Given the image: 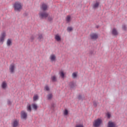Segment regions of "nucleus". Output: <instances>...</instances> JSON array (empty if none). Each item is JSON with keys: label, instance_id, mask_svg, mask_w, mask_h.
Returning a JSON list of instances; mask_svg holds the SVG:
<instances>
[{"label": "nucleus", "instance_id": "f257e3e1", "mask_svg": "<svg viewBox=\"0 0 127 127\" xmlns=\"http://www.w3.org/2000/svg\"><path fill=\"white\" fill-rule=\"evenodd\" d=\"M14 9L16 11H20L22 9V4L19 2H15L13 5Z\"/></svg>", "mask_w": 127, "mask_h": 127}, {"label": "nucleus", "instance_id": "f03ea898", "mask_svg": "<svg viewBox=\"0 0 127 127\" xmlns=\"http://www.w3.org/2000/svg\"><path fill=\"white\" fill-rule=\"evenodd\" d=\"M48 13L45 11H43L39 13V16L41 19H43V18H47V17H48Z\"/></svg>", "mask_w": 127, "mask_h": 127}, {"label": "nucleus", "instance_id": "7ed1b4c3", "mask_svg": "<svg viewBox=\"0 0 127 127\" xmlns=\"http://www.w3.org/2000/svg\"><path fill=\"white\" fill-rule=\"evenodd\" d=\"M6 36V34L5 33V32H3L2 33H1V35H0V43H1L2 44H3Z\"/></svg>", "mask_w": 127, "mask_h": 127}, {"label": "nucleus", "instance_id": "20e7f679", "mask_svg": "<svg viewBox=\"0 0 127 127\" xmlns=\"http://www.w3.org/2000/svg\"><path fill=\"white\" fill-rule=\"evenodd\" d=\"M101 124H102V120L98 119L94 121V123H93V126L95 127H100Z\"/></svg>", "mask_w": 127, "mask_h": 127}, {"label": "nucleus", "instance_id": "39448f33", "mask_svg": "<svg viewBox=\"0 0 127 127\" xmlns=\"http://www.w3.org/2000/svg\"><path fill=\"white\" fill-rule=\"evenodd\" d=\"M14 69H15V65L14 64H11L9 67L10 73H11V74L14 73Z\"/></svg>", "mask_w": 127, "mask_h": 127}, {"label": "nucleus", "instance_id": "423d86ee", "mask_svg": "<svg viewBox=\"0 0 127 127\" xmlns=\"http://www.w3.org/2000/svg\"><path fill=\"white\" fill-rule=\"evenodd\" d=\"M21 118L23 119V120H26L27 119V113L24 111H22L21 112Z\"/></svg>", "mask_w": 127, "mask_h": 127}, {"label": "nucleus", "instance_id": "0eeeda50", "mask_svg": "<svg viewBox=\"0 0 127 127\" xmlns=\"http://www.w3.org/2000/svg\"><path fill=\"white\" fill-rule=\"evenodd\" d=\"M19 124V121L16 119V120L13 121L12 123H11L12 127H18Z\"/></svg>", "mask_w": 127, "mask_h": 127}, {"label": "nucleus", "instance_id": "6e6552de", "mask_svg": "<svg viewBox=\"0 0 127 127\" xmlns=\"http://www.w3.org/2000/svg\"><path fill=\"white\" fill-rule=\"evenodd\" d=\"M107 127H118L117 126V124L115 122L109 121L108 123Z\"/></svg>", "mask_w": 127, "mask_h": 127}, {"label": "nucleus", "instance_id": "1a4fd4ad", "mask_svg": "<svg viewBox=\"0 0 127 127\" xmlns=\"http://www.w3.org/2000/svg\"><path fill=\"white\" fill-rule=\"evenodd\" d=\"M90 36L91 39H92L93 40H96V39H98V34L96 33L91 34Z\"/></svg>", "mask_w": 127, "mask_h": 127}, {"label": "nucleus", "instance_id": "9d476101", "mask_svg": "<svg viewBox=\"0 0 127 127\" xmlns=\"http://www.w3.org/2000/svg\"><path fill=\"white\" fill-rule=\"evenodd\" d=\"M68 85L69 86L70 89H74L75 87H76L77 85H76V82L74 81H70Z\"/></svg>", "mask_w": 127, "mask_h": 127}, {"label": "nucleus", "instance_id": "9b49d317", "mask_svg": "<svg viewBox=\"0 0 127 127\" xmlns=\"http://www.w3.org/2000/svg\"><path fill=\"white\" fill-rule=\"evenodd\" d=\"M47 5L45 3H43L41 6V8L43 10V11H45L47 9Z\"/></svg>", "mask_w": 127, "mask_h": 127}, {"label": "nucleus", "instance_id": "f8f14e48", "mask_svg": "<svg viewBox=\"0 0 127 127\" xmlns=\"http://www.w3.org/2000/svg\"><path fill=\"white\" fill-rule=\"evenodd\" d=\"M50 59L52 62L56 61V56L55 55H51L50 57Z\"/></svg>", "mask_w": 127, "mask_h": 127}, {"label": "nucleus", "instance_id": "ddd939ff", "mask_svg": "<svg viewBox=\"0 0 127 127\" xmlns=\"http://www.w3.org/2000/svg\"><path fill=\"white\" fill-rule=\"evenodd\" d=\"M55 39H56L58 42H59L61 41V37L60 36L59 34H57L55 36Z\"/></svg>", "mask_w": 127, "mask_h": 127}, {"label": "nucleus", "instance_id": "4468645a", "mask_svg": "<svg viewBox=\"0 0 127 127\" xmlns=\"http://www.w3.org/2000/svg\"><path fill=\"white\" fill-rule=\"evenodd\" d=\"M1 87H2V88L4 90L6 89V87H7V84L6 83V82L3 81L2 83Z\"/></svg>", "mask_w": 127, "mask_h": 127}, {"label": "nucleus", "instance_id": "2eb2a0df", "mask_svg": "<svg viewBox=\"0 0 127 127\" xmlns=\"http://www.w3.org/2000/svg\"><path fill=\"white\" fill-rule=\"evenodd\" d=\"M6 44L7 46H11V45H12V41H11V39H8L7 40Z\"/></svg>", "mask_w": 127, "mask_h": 127}, {"label": "nucleus", "instance_id": "dca6fc26", "mask_svg": "<svg viewBox=\"0 0 127 127\" xmlns=\"http://www.w3.org/2000/svg\"><path fill=\"white\" fill-rule=\"evenodd\" d=\"M65 20L67 23H69L71 21V16L67 15L66 17Z\"/></svg>", "mask_w": 127, "mask_h": 127}, {"label": "nucleus", "instance_id": "f3484780", "mask_svg": "<svg viewBox=\"0 0 127 127\" xmlns=\"http://www.w3.org/2000/svg\"><path fill=\"white\" fill-rule=\"evenodd\" d=\"M52 98H53V95L52 94V93H49V94H48L47 100H48L49 101H50V100H51Z\"/></svg>", "mask_w": 127, "mask_h": 127}, {"label": "nucleus", "instance_id": "a211bd4d", "mask_svg": "<svg viewBox=\"0 0 127 127\" xmlns=\"http://www.w3.org/2000/svg\"><path fill=\"white\" fill-rule=\"evenodd\" d=\"M52 82H56L57 81V77L55 75H53L51 77Z\"/></svg>", "mask_w": 127, "mask_h": 127}, {"label": "nucleus", "instance_id": "6ab92c4d", "mask_svg": "<svg viewBox=\"0 0 127 127\" xmlns=\"http://www.w3.org/2000/svg\"><path fill=\"white\" fill-rule=\"evenodd\" d=\"M112 34L113 35H118V31L116 28H114L112 30Z\"/></svg>", "mask_w": 127, "mask_h": 127}, {"label": "nucleus", "instance_id": "aec40b11", "mask_svg": "<svg viewBox=\"0 0 127 127\" xmlns=\"http://www.w3.org/2000/svg\"><path fill=\"white\" fill-rule=\"evenodd\" d=\"M38 39H39V41H41V40H43V35L42 34H38Z\"/></svg>", "mask_w": 127, "mask_h": 127}, {"label": "nucleus", "instance_id": "412c9836", "mask_svg": "<svg viewBox=\"0 0 127 127\" xmlns=\"http://www.w3.org/2000/svg\"><path fill=\"white\" fill-rule=\"evenodd\" d=\"M32 107L33 108V109H34V110H35V111H36V110H37L38 107L37 106V105L36 104H32Z\"/></svg>", "mask_w": 127, "mask_h": 127}, {"label": "nucleus", "instance_id": "4be33fe9", "mask_svg": "<svg viewBox=\"0 0 127 127\" xmlns=\"http://www.w3.org/2000/svg\"><path fill=\"white\" fill-rule=\"evenodd\" d=\"M53 18H54V17H52V16H49V15H48V21H49L50 22H52L53 20Z\"/></svg>", "mask_w": 127, "mask_h": 127}, {"label": "nucleus", "instance_id": "5701e85b", "mask_svg": "<svg viewBox=\"0 0 127 127\" xmlns=\"http://www.w3.org/2000/svg\"><path fill=\"white\" fill-rule=\"evenodd\" d=\"M60 74L63 78H64V77H65V73H64V72L63 71H61L60 72Z\"/></svg>", "mask_w": 127, "mask_h": 127}, {"label": "nucleus", "instance_id": "b1692460", "mask_svg": "<svg viewBox=\"0 0 127 127\" xmlns=\"http://www.w3.org/2000/svg\"><path fill=\"white\" fill-rule=\"evenodd\" d=\"M27 111L28 112H31L32 109H31V105L30 104H29L27 106Z\"/></svg>", "mask_w": 127, "mask_h": 127}, {"label": "nucleus", "instance_id": "393cba45", "mask_svg": "<svg viewBox=\"0 0 127 127\" xmlns=\"http://www.w3.org/2000/svg\"><path fill=\"white\" fill-rule=\"evenodd\" d=\"M77 76H78V75L77 74L76 72H73L72 73L73 79H76V78H77Z\"/></svg>", "mask_w": 127, "mask_h": 127}, {"label": "nucleus", "instance_id": "a878e982", "mask_svg": "<svg viewBox=\"0 0 127 127\" xmlns=\"http://www.w3.org/2000/svg\"><path fill=\"white\" fill-rule=\"evenodd\" d=\"M69 114V112L68 111V110L65 109L64 112V116H68V114Z\"/></svg>", "mask_w": 127, "mask_h": 127}, {"label": "nucleus", "instance_id": "bb28decb", "mask_svg": "<svg viewBox=\"0 0 127 127\" xmlns=\"http://www.w3.org/2000/svg\"><path fill=\"white\" fill-rule=\"evenodd\" d=\"M98 7H99V2H97L96 3H95L93 5V8H97Z\"/></svg>", "mask_w": 127, "mask_h": 127}, {"label": "nucleus", "instance_id": "cd10ccee", "mask_svg": "<svg viewBox=\"0 0 127 127\" xmlns=\"http://www.w3.org/2000/svg\"><path fill=\"white\" fill-rule=\"evenodd\" d=\"M37 100H38V95H34L33 97V101L35 102V101H37Z\"/></svg>", "mask_w": 127, "mask_h": 127}, {"label": "nucleus", "instance_id": "c85d7f7f", "mask_svg": "<svg viewBox=\"0 0 127 127\" xmlns=\"http://www.w3.org/2000/svg\"><path fill=\"white\" fill-rule=\"evenodd\" d=\"M51 109H52L53 111H54L55 109V104L54 103L51 104Z\"/></svg>", "mask_w": 127, "mask_h": 127}, {"label": "nucleus", "instance_id": "c756f323", "mask_svg": "<svg viewBox=\"0 0 127 127\" xmlns=\"http://www.w3.org/2000/svg\"><path fill=\"white\" fill-rule=\"evenodd\" d=\"M67 31L71 32L72 30H73V28H72V27H68L67 28Z\"/></svg>", "mask_w": 127, "mask_h": 127}, {"label": "nucleus", "instance_id": "7c9ffc66", "mask_svg": "<svg viewBox=\"0 0 127 127\" xmlns=\"http://www.w3.org/2000/svg\"><path fill=\"white\" fill-rule=\"evenodd\" d=\"M78 100H82V101H83V98L82 97V95L81 94H79L78 96Z\"/></svg>", "mask_w": 127, "mask_h": 127}, {"label": "nucleus", "instance_id": "2f4dec72", "mask_svg": "<svg viewBox=\"0 0 127 127\" xmlns=\"http://www.w3.org/2000/svg\"><path fill=\"white\" fill-rule=\"evenodd\" d=\"M93 106L95 108H97V106H98V104H97V102L96 101L93 102Z\"/></svg>", "mask_w": 127, "mask_h": 127}, {"label": "nucleus", "instance_id": "473e14b6", "mask_svg": "<svg viewBox=\"0 0 127 127\" xmlns=\"http://www.w3.org/2000/svg\"><path fill=\"white\" fill-rule=\"evenodd\" d=\"M34 38H35V37L33 35H32L30 37V40H31V42H32V41H33L34 40Z\"/></svg>", "mask_w": 127, "mask_h": 127}, {"label": "nucleus", "instance_id": "72a5a7b5", "mask_svg": "<svg viewBox=\"0 0 127 127\" xmlns=\"http://www.w3.org/2000/svg\"><path fill=\"white\" fill-rule=\"evenodd\" d=\"M75 127H84V126L82 124H77L75 125Z\"/></svg>", "mask_w": 127, "mask_h": 127}, {"label": "nucleus", "instance_id": "f704fd0d", "mask_svg": "<svg viewBox=\"0 0 127 127\" xmlns=\"http://www.w3.org/2000/svg\"><path fill=\"white\" fill-rule=\"evenodd\" d=\"M122 28L123 30H127V26H126V25H123Z\"/></svg>", "mask_w": 127, "mask_h": 127}, {"label": "nucleus", "instance_id": "c9c22d12", "mask_svg": "<svg viewBox=\"0 0 127 127\" xmlns=\"http://www.w3.org/2000/svg\"><path fill=\"white\" fill-rule=\"evenodd\" d=\"M45 89H46L47 91H49L50 90L49 87L47 85L45 86Z\"/></svg>", "mask_w": 127, "mask_h": 127}, {"label": "nucleus", "instance_id": "e433bc0d", "mask_svg": "<svg viewBox=\"0 0 127 127\" xmlns=\"http://www.w3.org/2000/svg\"><path fill=\"white\" fill-rule=\"evenodd\" d=\"M107 117H108V119H110V118H111V114H110V113H107Z\"/></svg>", "mask_w": 127, "mask_h": 127}, {"label": "nucleus", "instance_id": "4c0bfd02", "mask_svg": "<svg viewBox=\"0 0 127 127\" xmlns=\"http://www.w3.org/2000/svg\"><path fill=\"white\" fill-rule=\"evenodd\" d=\"M89 54H90V55H93V54H94V51H90L89 52Z\"/></svg>", "mask_w": 127, "mask_h": 127}, {"label": "nucleus", "instance_id": "58836bf2", "mask_svg": "<svg viewBox=\"0 0 127 127\" xmlns=\"http://www.w3.org/2000/svg\"><path fill=\"white\" fill-rule=\"evenodd\" d=\"M7 104H8V105H11V102H10L9 100H8Z\"/></svg>", "mask_w": 127, "mask_h": 127}, {"label": "nucleus", "instance_id": "ea45409f", "mask_svg": "<svg viewBox=\"0 0 127 127\" xmlns=\"http://www.w3.org/2000/svg\"><path fill=\"white\" fill-rule=\"evenodd\" d=\"M97 28H99V26H96Z\"/></svg>", "mask_w": 127, "mask_h": 127}]
</instances>
